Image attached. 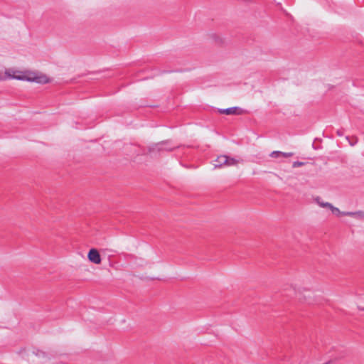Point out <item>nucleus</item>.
Returning a JSON list of instances; mask_svg holds the SVG:
<instances>
[{"label": "nucleus", "mask_w": 364, "mask_h": 364, "mask_svg": "<svg viewBox=\"0 0 364 364\" xmlns=\"http://www.w3.org/2000/svg\"><path fill=\"white\" fill-rule=\"evenodd\" d=\"M5 73L8 77L18 80L35 82L40 84H46L49 82V79L46 75H38L36 73L29 71L21 72L14 70H8Z\"/></svg>", "instance_id": "f257e3e1"}, {"label": "nucleus", "mask_w": 364, "mask_h": 364, "mask_svg": "<svg viewBox=\"0 0 364 364\" xmlns=\"http://www.w3.org/2000/svg\"><path fill=\"white\" fill-rule=\"evenodd\" d=\"M170 141H163L154 144H152L149 148V152H155V151H171L174 149L175 146H169Z\"/></svg>", "instance_id": "f03ea898"}, {"label": "nucleus", "mask_w": 364, "mask_h": 364, "mask_svg": "<svg viewBox=\"0 0 364 364\" xmlns=\"http://www.w3.org/2000/svg\"><path fill=\"white\" fill-rule=\"evenodd\" d=\"M314 201L321 208H328L331 210L332 213L337 215V216H339V215H342V213L338 208L336 207H334L331 203H328V202H323L321 197L319 196H316L314 198Z\"/></svg>", "instance_id": "7ed1b4c3"}, {"label": "nucleus", "mask_w": 364, "mask_h": 364, "mask_svg": "<svg viewBox=\"0 0 364 364\" xmlns=\"http://www.w3.org/2000/svg\"><path fill=\"white\" fill-rule=\"evenodd\" d=\"M87 257L94 264H99L101 262L100 255L96 249H91L88 252Z\"/></svg>", "instance_id": "20e7f679"}, {"label": "nucleus", "mask_w": 364, "mask_h": 364, "mask_svg": "<svg viewBox=\"0 0 364 364\" xmlns=\"http://www.w3.org/2000/svg\"><path fill=\"white\" fill-rule=\"evenodd\" d=\"M343 215L351 216L356 219L364 220V211L358 210L355 212H343Z\"/></svg>", "instance_id": "39448f33"}, {"label": "nucleus", "mask_w": 364, "mask_h": 364, "mask_svg": "<svg viewBox=\"0 0 364 364\" xmlns=\"http://www.w3.org/2000/svg\"><path fill=\"white\" fill-rule=\"evenodd\" d=\"M216 164L214 165L215 168H220L227 163V156L221 155L218 156L215 160Z\"/></svg>", "instance_id": "423d86ee"}, {"label": "nucleus", "mask_w": 364, "mask_h": 364, "mask_svg": "<svg viewBox=\"0 0 364 364\" xmlns=\"http://www.w3.org/2000/svg\"><path fill=\"white\" fill-rule=\"evenodd\" d=\"M237 109H239L237 107H229V108H226V109H219L218 112L220 114H228V115L235 114H236V110Z\"/></svg>", "instance_id": "0eeeda50"}, {"label": "nucleus", "mask_w": 364, "mask_h": 364, "mask_svg": "<svg viewBox=\"0 0 364 364\" xmlns=\"http://www.w3.org/2000/svg\"><path fill=\"white\" fill-rule=\"evenodd\" d=\"M238 163V161L234 158H231L227 156V163H225V166H235Z\"/></svg>", "instance_id": "6e6552de"}, {"label": "nucleus", "mask_w": 364, "mask_h": 364, "mask_svg": "<svg viewBox=\"0 0 364 364\" xmlns=\"http://www.w3.org/2000/svg\"><path fill=\"white\" fill-rule=\"evenodd\" d=\"M282 151H274L270 154V156L273 158H279L282 156Z\"/></svg>", "instance_id": "1a4fd4ad"}, {"label": "nucleus", "mask_w": 364, "mask_h": 364, "mask_svg": "<svg viewBox=\"0 0 364 364\" xmlns=\"http://www.w3.org/2000/svg\"><path fill=\"white\" fill-rule=\"evenodd\" d=\"M305 164L304 162H301V161H294L292 164V167L293 168H296V167H299V166H302Z\"/></svg>", "instance_id": "9d476101"}, {"label": "nucleus", "mask_w": 364, "mask_h": 364, "mask_svg": "<svg viewBox=\"0 0 364 364\" xmlns=\"http://www.w3.org/2000/svg\"><path fill=\"white\" fill-rule=\"evenodd\" d=\"M293 154H294L292 152H282V156L285 157V158H288V157L292 156Z\"/></svg>", "instance_id": "9b49d317"}, {"label": "nucleus", "mask_w": 364, "mask_h": 364, "mask_svg": "<svg viewBox=\"0 0 364 364\" xmlns=\"http://www.w3.org/2000/svg\"><path fill=\"white\" fill-rule=\"evenodd\" d=\"M356 142H357V140L355 141V143L350 142V144L351 146H353L355 144H356Z\"/></svg>", "instance_id": "f8f14e48"}, {"label": "nucleus", "mask_w": 364, "mask_h": 364, "mask_svg": "<svg viewBox=\"0 0 364 364\" xmlns=\"http://www.w3.org/2000/svg\"><path fill=\"white\" fill-rule=\"evenodd\" d=\"M337 133H338V135H339V136L342 135V134L340 132V131H338Z\"/></svg>", "instance_id": "ddd939ff"}]
</instances>
